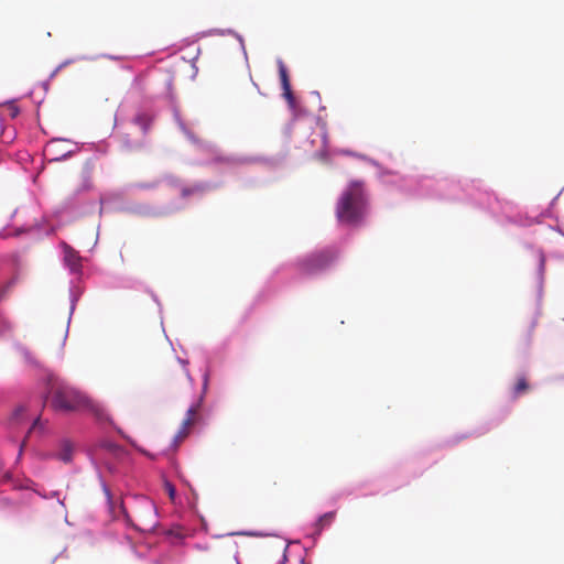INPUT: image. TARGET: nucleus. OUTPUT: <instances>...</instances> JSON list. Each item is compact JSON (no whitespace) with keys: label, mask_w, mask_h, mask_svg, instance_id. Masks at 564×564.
Here are the masks:
<instances>
[{"label":"nucleus","mask_w":564,"mask_h":564,"mask_svg":"<svg viewBox=\"0 0 564 564\" xmlns=\"http://www.w3.org/2000/svg\"><path fill=\"white\" fill-rule=\"evenodd\" d=\"M50 394L51 406L55 411L68 413L87 409L95 414L98 420L106 419L102 408L91 402L86 395L65 382L56 381L52 383Z\"/></svg>","instance_id":"obj_1"},{"label":"nucleus","mask_w":564,"mask_h":564,"mask_svg":"<svg viewBox=\"0 0 564 564\" xmlns=\"http://www.w3.org/2000/svg\"><path fill=\"white\" fill-rule=\"evenodd\" d=\"M367 199L362 181H351L341 194L336 216L339 223L357 225L366 213Z\"/></svg>","instance_id":"obj_2"},{"label":"nucleus","mask_w":564,"mask_h":564,"mask_svg":"<svg viewBox=\"0 0 564 564\" xmlns=\"http://www.w3.org/2000/svg\"><path fill=\"white\" fill-rule=\"evenodd\" d=\"M337 257V250L326 248L303 257L296 262V268L303 275H315L328 269Z\"/></svg>","instance_id":"obj_3"},{"label":"nucleus","mask_w":564,"mask_h":564,"mask_svg":"<svg viewBox=\"0 0 564 564\" xmlns=\"http://www.w3.org/2000/svg\"><path fill=\"white\" fill-rule=\"evenodd\" d=\"M199 406V403H196L188 408L186 415L181 424V427L175 435V443H181L188 436L191 429L195 425L197 421Z\"/></svg>","instance_id":"obj_4"},{"label":"nucleus","mask_w":564,"mask_h":564,"mask_svg":"<svg viewBox=\"0 0 564 564\" xmlns=\"http://www.w3.org/2000/svg\"><path fill=\"white\" fill-rule=\"evenodd\" d=\"M64 260L72 271H78L80 268V257L70 246L63 243Z\"/></svg>","instance_id":"obj_5"},{"label":"nucleus","mask_w":564,"mask_h":564,"mask_svg":"<svg viewBox=\"0 0 564 564\" xmlns=\"http://www.w3.org/2000/svg\"><path fill=\"white\" fill-rule=\"evenodd\" d=\"M530 390V384L524 376H520L517 379L512 388L513 398H518L521 394L527 393Z\"/></svg>","instance_id":"obj_6"},{"label":"nucleus","mask_w":564,"mask_h":564,"mask_svg":"<svg viewBox=\"0 0 564 564\" xmlns=\"http://www.w3.org/2000/svg\"><path fill=\"white\" fill-rule=\"evenodd\" d=\"M152 121V117L148 113H139L134 118V122L142 129L144 133L148 132L151 128Z\"/></svg>","instance_id":"obj_7"},{"label":"nucleus","mask_w":564,"mask_h":564,"mask_svg":"<svg viewBox=\"0 0 564 564\" xmlns=\"http://www.w3.org/2000/svg\"><path fill=\"white\" fill-rule=\"evenodd\" d=\"M279 76H280L282 89L289 90V88H291L290 77H289L288 69L282 62L279 63Z\"/></svg>","instance_id":"obj_8"},{"label":"nucleus","mask_w":564,"mask_h":564,"mask_svg":"<svg viewBox=\"0 0 564 564\" xmlns=\"http://www.w3.org/2000/svg\"><path fill=\"white\" fill-rule=\"evenodd\" d=\"M73 447L69 442H63L58 458L65 463L72 460Z\"/></svg>","instance_id":"obj_9"},{"label":"nucleus","mask_w":564,"mask_h":564,"mask_svg":"<svg viewBox=\"0 0 564 564\" xmlns=\"http://www.w3.org/2000/svg\"><path fill=\"white\" fill-rule=\"evenodd\" d=\"M14 280H8L4 282L0 281V301L7 297V295L10 293L11 289L13 288Z\"/></svg>","instance_id":"obj_10"},{"label":"nucleus","mask_w":564,"mask_h":564,"mask_svg":"<svg viewBox=\"0 0 564 564\" xmlns=\"http://www.w3.org/2000/svg\"><path fill=\"white\" fill-rule=\"evenodd\" d=\"M333 519H334V512H327L319 518L318 523L321 527H324V525L329 524L333 521Z\"/></svg>","instance_id":"obj_11"},{"label":"nucleus","mask_w":564,"mask_h":564,"mask_svg":"<svg viewBox=\"0 0 564 564\" xmlns=\"http://www.w3.org/2000/svg\"><path fill=\"white\" fill-rule=\"evenodd\" d=\"M283 96L286 99L289 106L293 108L295 106V98L292 93V89L289 88V90H283Z\"/></svg>","instance_id":"obj_12"},{"label":"nucleus","mask_w":564,"mask_h":564,"mask_svg":"<svg viewBox=\"0 0 564 564\" xmlns=\"http://www.w3.org/2000/svg\"><path fill=\"white\" fill-rule=\"evenodd\" d=\"M197 191H200V188H199V187L183 188V189H182V195H183L184 197H186V196H188V195H191V194H193V193H195V192H197Z\"/></svg>","instance_id":"obj_13"},{"label":"nucleus","mask_w":564,"mask_h":564,"mask_svg":"<svg viewBox=\"0 0 564 564\" xmlns=\"http://www.w3.org/2000/svg\"><path fill=\"white\" fill-rule=\"evenodd\" d=\"M42 426L40 417L34 419L32 426L29 430V434L35 431L37 427Z\"/></svg>","instance_id":"obj_14"},{"label":"nucleus","mask_w":564,"mask_h":564,"mask_svg":"<svg viewBox=\"0 0 564 564\" xmlns=\"http://www.w3.org/2000/svg\"><path fill=\"white\" fill-rule=\"evenodd\" d=\"M25 411V409L23 406H20L15 410L14 414H13V419L15 421H19L20 417L22 416V413Z\"/></svg>","instance_id":"obj_15"},{"label":"nucleus","mask_w":564,"mask_h":564,"mask_svg":"<svg viewBox=\"0 0 564 564\" xmlns=\"http://www.w3.org/2000/svg\"><path fill=\"white\" fill-rule=\"evenodd\" d=\"M167 488H169V492H170V496L173 497L174 496V492H175V489L172 485H167Z\"/></svg>","instance_id":"obj_16"},{"label":"nucleus","mask_w":564,"mask_h":564,"mask_svg":"<svg viewBox=\"0 0 564 564\" xmlns=\"http://www.w3.org/2000/svg\"><path fill=\"white\" fill-rule=\"evenodd\" d=\"M217 160H218V161H221V162H226V163L231 162V159H230V158H218Z\"/></svg>","instance_id":"obj_17"},{"label":"nucleus","mask_w":564,"mask_h":564,"mask_svg":"<svg viewBox=\"0 0 564 564\" xmlns=\"http://www.w3.org/2000/svg\"><path fill=\"white\" fill-rule=\"evenodd\" d=\"M235 564H239L237 558H234Z\"/></svg>","instance_id":"obj_18"}]
</instances>
